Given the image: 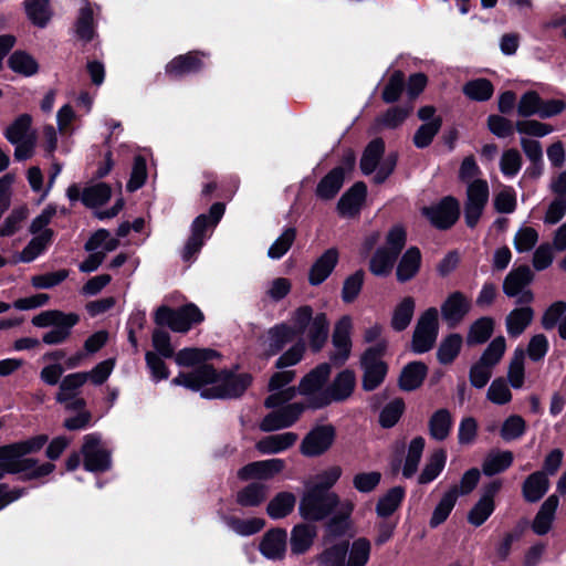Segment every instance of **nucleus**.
<instances>
[{
	"label": "nucleus",
	"instance_id": "680f3d73",
	"mask_svg": "<svg viewBox=\"0 0 566 566\" xmlns=\"http://www.w3.org/2000/svg\"><path fill=\"white\" fill-rule=\"evenodd\" d=\"M442 120L440 117L432 118L431 120L421 125L413 136V143L418 148H424L430 145L433 137L441 128Z\"/></svg>",
	"mask_w": 566,
	"mask_h": 566
},
{
	"label": "nucleus",
	"instance_id": "4c0bfd02",
	"mask_svg": "<svg viewBox=\"0 0 566 566\" xmlns=\"http://www.w3.org/2000/svg\"><path fill=\"white\" fill-rule=\"evenodd\" d=\"M427 375V366L420 361L408 364L401 371L399 384L403 390H415L422 384Z\"/></svg>",
	"mask_w": 566,
	"mask_h": 566
},
{
	"label": "nucleus",
	"instance_id": "f3484780",
	"mask_svg": "<svg viewBox=\"0 0 566 566\" xmlns=\"http://www.w3.org/2000/svg\"><path fill=\"white\" fill-rule=\"evenodd\" d=\"M471 302L461 292L451 293L441 305L443 321L450 327H455L470 312Z\"/></svg>",
	"mask_w": 566,
	"mask_h": 566
},
{
	"label": "nucleus",
	"instance_id": "69168bd1",
	"mask_svg": "<svg viewBox=\"0 0 566 566\" xmlns=\"http://www.w3.org/2000/svg\"><path fill=\"white\" fill-rule=\"evenodd\" d=\"M462 346V338L458 334L444 338L438 349V359L442 364H450L459 354Z\"/></svg>",
	"mask_w": 566,
	"mask_h": 566
},
{
	"label": "nucleus",
	"instance_id": "f8f14e48",
	"mask_svg": "<svg viewBox=\"0 0 566 566\" xmlns=\"http://www.w3.org/2000/svg\"><path fill=\"white\" fill-rule=\"evenodd\" d=\"M531 281L530 268L520 266L507 274L503 283V291L509 297H516L518 304H527L533 300V293L526 289Z\"/></svg>",
	"mask_w": 566,
	"mask_h": 566
},
{
	"label": "nucleus",
	"instance_id": "603ef678",
	"mask_svg": "<svg viewBox=\"0 0 566 566\" xmlns=\"http://www.w3.org/2000/svg\"><path fill=\"white\" fill-rule=\"evenodd\" d=\"M201 60L197 54L188 53L185 55H180L172 61H170L166 70L169 74L178 76L192 71H196L200 67Z\"/></svg>",
	"mask_w": 566,
	"mask_h": 566
},
{
	"label": "nucleus",
	"instance_id": "4be33fe9",
	"mask_svg": "<svg viewBox=\"0 0 566 566\" xmlns=\"http://www.w3.org/2000/svg\"><path fill=\"white\" fill-rule=\"evenodd\" d=\"M331 373V368L327 364H322L312 370L307 376L303 378L300 384V390L303 395L308 397V406L312 407V401L314 399L319 398L321 392H326L323 390V385L327 380Z\"/></svg>",
	"mask_w": 566,
	"mask_h": 566
},
{
	"label": "nucleus",
	"instance_id": "a19ab883",
	"mask_svg": "<svg viewBox=\"0 0 566 566\" xmlns=\"http://www.w3.org/2000/svg\"><path fill=\"white\" fill-rule=\"evenodd\" d=\"M416 303L415 300L410 296L403 297L395 307L391 316V327L395 331H403L406 329L415 313Z\"/></svg>",
	"mask_w": 566,
	"mask_h": 566
},
{
	"label": "nucleus",
	"instance_id": "20e7f679",
	"mask_svg": "<svg viewBox=\"0 0 566 566\" xmlns=\"http://www.w3.org/2000/svg\"><path fill=\"white\" fill-rule=\"evenodd\" d=\"M224 212V206L222 203H214L209 210V216L200 214L197 217L191 227V235L188 239L185 249L182 251V259L190 261L192 256L198 253L203 245L205 239L207 238L206 231L209 228H214Z\"/></svg>",
	"mask_w": 566,
	"mask_h": 566
},
{
	"label": "nucleus",
	"instance_id": "423d86ee",
	"mask_svg": "<svg viewBox=\"0 0 566 566\" xmlns=\"http://www.w3.org/2000/svg\"><path fill=\"white\" fill-rule=\"evenodd\" d=\"M203 314L195 304H188L178 311L167 306H160L155 313V323L157 325H167L174 332L185 333L193 324L202 322Z\"/></svg>",
	"mask_w": 566,
	"mask_h": 566
},
{
	"label": "nucleus",
	"instance_id": "bf43d9fd",
	"mask_svg": "<svg viewBox=\"0 0 566 566\" xmlns=\"http://www.w3.org/2000/svg\"><path fill=\"white\" fill-rule=\"evenodd\" d=\"M463 93L473 101H486L493 94V85L486 78H476L463 86Z\"/></svg>",
	"mask_w": 566,
	"mask_h": 566
},
{
	"label": "nucleus",
	"instance_id": "13d9d810",
	"mask_svg": "<svg viewBox=\"0 0 566 566\" xmlns=\"http://www.w3.org/2000/svg\"><path fill=\"white\" fill-rule=\"evenodd\" d=\"M403 497V490L401 488H394L381 496L377 503V514L379 516H389L400 505Z\"/></svg>",
	"mask_w": 566,
	"mask_h": 566
},
{
	"label": "nucleus",
	"instance_id": "9d476101",
	"mask_svg": "<svg viewBox=\"0 0 566 566\" xmlns=\"http://www.w3.org/2000/svg\"><path fill=\"white\" fill-rule=\"evenodd\" d=\"M84 468L90 472H102L111 468V453L102 446L101 437L87 434L82 447Z\"/></svg>",
	"mask_w": 566,
	"mask_h": 566
},
{
	"label": "nucleus",
	"instance_id": "4468645a",
	"mask_svg": "<svg viewBox=\"0 0 566 566\" xmlns=\"http://www.w3.org/2000/svg\"><path fill=\"white\" fill-rule=\"evenodd\" d=\"M354 328L353 318L348 315L340 317L335 324L332 340L335 353L332 359L335 363L343 364L350 355L352 332Z\"/></svg>",
	"mask_w": 566,
	"mask_h": 566
},
{
	"label": "nucleus",
	"instance_id": "4d7b16f0",
	"mask_svg": "<svg viewBox=\"0 0 566 566\" xmlns=\"http://www.w3.org/2000/svg\"><path fill=\"white\" fill-rule=\"evenodd\" d=\"M85 382L86 376L84 373H74L65 376L60 384L56 400L59 402H66Z\"/></svg>",
	"mask_w": 566,
	"mask_h": 566
},
{
	"label": "nucleus",
	"instance_id": "c85d7f7f",
	"mask_svg": "<svg viewBox=\"0 0 566 566\" xmlns=\"http://www.w3.org/2000/svg\"><path fill=\"white\" fill-rule=\"evenodd\" d=\"M548 488L549 481L546 473L534 472L523 483V496L527 502H537L546 494Z\"/></svg>",
	"mask_w": 566,
	"mask_h": 566
},
{
	"label": "nucleus",
	"instance_id": "ddd939ff",
	"mask_svg": "<svg viewBox=\"0 0 566 566\" xmlns=\"http://www.w3.org/2000/svg\"><path fill=\"white\" fill-rule=\"evenodd\" d=\"M294 376L295 374L292 370H282L271 377L269 382L271 395L265 400L266 407H277L295 397V388L287 386L294 379Z\"/></svg>",
	"mask_w": 566,
	"mask_h": 566
},
{
	"label": "nucleus",
	"instance_id": "37998d69",
	"mask_svg": "<svg viewBox=\"0 0 566 566\" xmlns=\"http://www.w3.org/2000/svg\"><path fill=\"white\" fill-rule=\"evenodd\" d=\"M371 554V543L365 537L356 538L348 548L345 566H367Z\"/></svg>",
	"mask_w": 566,
	"mask_h": 566
},
{
	"label": "nucleus",
	"instance_id": "c756f323",
	"mask_svg": "<svg viewBox=\"0 0 566 566\" xmlns=\"http://www.w3.org/2000/svg\"><path fill=\"white\" fill-rule=\"evenodd\" d=\"M61 321L43 335V343L46 345H59L67 340L71 336V329L78 323L80 316L75 313H67Z\"/></svg>",
	"mask_w": 566,
	"mask_h": 566
},
{
	"label": "nucleus",
	"instance_id": "2f4dec72",
	"mask_svg": "<svg viewBox=\"0 0 566 566\" xmlns=\"http://www.w3.org/2000/svg\"><path fill=\"white\" fill-rule=\"evenodd\" d=\"M557 506L558 499L555 495L547 497L542 504L532 525L537 535H544L551 530Z\"/></svg>",
	"mask_w": 566,
	"mask_h": 566
},
{
	"label": "nucleus",
	"instance_id": "de8ad7c7",
	"mask_svg": "<svg viewBox=\"0 0 566 566\" xmlns=\"http://www.w3.org/2000/svg\"><path fill=\"white\" fill-rule=\"evenodd\" d=\"M447 461V453L444 450L440 449L434 451L427 464L424 465L422 472L420 473L418 481L420 484H427L433 481L440 472L443 470Z\"/></svg>",
	"mask_w": 566,
	"mask_h": 566
},
{
	"label": "nucleus",
	"instance_id": "79ce46f5",
	"mask_svg": "<svg viewBox=\"0 0 566 566\" xmlns=\"http://www.w3.org/2000/svg\"><path fill=\"white\" fill-rule=\"evenodd\" d=\"M29 20L39 28H44L52 17L49 0H24Z\"/></svg>",
	"mask_w": 566,
	"mask_h": 566
},
{
	"label": "nucleus",
	"instance_id": "5701e85b",
	"mask_svg": "<svg viewBox=\"0 0 566 566\" xmlns=\"http://www.w3.org/2000/svg\"><path fill=\"white\" fill-rule=\"evenodd\" d=\"M339 253L337 249H327L312 265L308 273V281L312 285L323 283L333 272L337 262Z\"/></svg>",
	"mask_w": 566,
	"mask_h": 566
},
{
	"label": "nucleus",
	"instance_id": "7ed1b4c3",
	"mask_svg": "<svg viewBox=\"0 0 566 566\" xmlns=\"http://www.w3.org/2000/svg\"><path fill=\"white\" fill-rule=\"evenodd\" d=\"M338 504V495L335 492H319L312 488H305L300 504V515L306 521H321Z\"/></svg>",
	"mask_w": 566,
	"mask_h": 566
},
{
	"label": "nucleus",
	"instance_id": "6e6d98bb",
	"mask_svg": "<svg viewBox=\"0 0 566 566\" xmlns=\"http://www.w3.org/2000/svg\"><path fill=\"white\" fill-rule=\"evenodd\" d=\"M118 247V240L105 229L97 230L85 243L86 251L111 252Z\"/></svg>",
	"mask_w": 566,
	"mask_h": 566
},
{
	"label": "nucleus",
	"instance_id": "6ab92c4d",
	"mask_svg": "<svg viewBox=\"0 0 566 566\" xmlns=\"http://www.w3.org/2000/svg\"><path fill=\"white\" fill-rule=\"evenodd\" d=\"M301 403H292L287 407L268 415L261 422V430L269 432L292 426L303 412Z\"/></svg>",
	"mask_w": 566,
	"mask_h": 566
},
{
	"label": "nucleus",
	"instance_id": "7c9ffc66",
	"mask_svg": "<svg viewBox=\"0 0 566 566\" xmlns=\"http://www.w3.org/2000/svg\"><path fill=\"white\" fill-rule=\"evenodd\" d=\"M534 312L530 306L514 308L505 319L506 332L511 337H518L532 323Z\"/></svg>",
	"mask_w": 566,
	"mask_h": 566
},
{
	"label": "nucleus",
	"instance_id": "b1692460",
	"mask_svg": "<svg viewBox=\"0 0 566 566\" xmlns=\"http://www.w3.org/2000/svg\"><path fill=\"white\" fill-rule=\"evenodd\" d=\"M297 439L294 432L266 436L256 442L255 448L262 454H276L293 447Z\"/></svg>",
	"mask_w": 566,
	"mask_h": 566
},
{
	"label": "nucleus",
	"instance_id": "bb28decb",
	"mask_svg": "<svg viewBox=\"0 0 566 566\" xmlns=\"http://www.w3.org/2000/svg\"><path fill=\"white\" fill-rule=\"evenodd\" d=\"M286 547V532L281 528L269 531L260 544L261 553L266 558H281Z\"/></svg>",
	"mask_w": 566,
	"mask_h": 566
},
{
	"label": "nucleus",
	"instance_id": "473e14b6",
	"mask_svg": "<svg viewBox=\"0 0 566 566\" xmlns=\"http://www.w3.org/2000/svg\"><path fill=\"white\" fill-rule=\"evenodd\" d=\"M421 264V253L419 249L409 248L400 259L397 266V280L399 282H407L411 280L419 271Z\"/></svg>",
	"mask_w": 566,
	"mask_h": 566
},
{
	"label": "nucleus",
	"instance_id": "58836bf2",
	"mask_svg": "<svg viewBox=\"0 0 566 566\" xmlns=\"http://www.w3.org/2000/svg\"><path fill=\"white\" fill-rule=\"evenodd\" d=\"M310 344L314 350H319L327 339L328 321L324 313H318L306 328Z\"/></svg>",
	"mask_w": 566,
	"mask_h": 566
},
{
	"label": "nucleus",
	"instance_id": "aec40b11",
	"mask_svg": "<svg viewBox=\"0 0 566 566\" xmlns=\"http://www.w3.org/2000/svg\"><path fill=\"white\" fill-rule=\"evenodd\" d=\"M294 337V331L285 324L270 328L259 339L260 347L264 355H275L286 343Z\"/></svg>",
	"mask_w": 566,
	"mask_h": 566
},
{
	"label": "nucleus",
	"instance_id": "ea45409f",
	"mask_svg": "<svg viewBox=\"0 0 566 566\" xmlns=\"http://www.w3.org/2000/svg\"><path fill=\"white\" fill-rule=\"evenodd\" d=\"M344 181V168L338 167L326 175L317 186L316 195L324 200H329L336 196Z\"/></svg>",
	"mask_w": 566,
	"mask_h": 566
},
{
	"label": "nucleus",
	"instance_id": "09e8293b",
	"mask_svg": "<svg viewBox=\"0 0 566 566\" xmlns=\"http://www.w3.org/2000/svg\"><path fill=\"white\" fill-rule=\"evenodd\" d=\"M336 509L335 515L331 521L329 527L333 531H346L350 528V515L355 509V503L350 499H346L340 501L338 499V504L334 506Z\"/></svg>",
	"mask_w": 566,
	"mask_h": 566
},
{
	"label": "nucleus",
	"instance_id": "f03ea898",
	"mask_svg": "<svg viewBox=\"0 0 566 566\" xmlns=\"http://www.w3.org/2000/svg\"><path fill=\"white\" fill-rule=\"evenodd\" d=\"M385 154V144L381 139L371 140L365 148L361 159L360 169L365 175H374L373 179L376 184L384 182L394 171L397 157L395 154Z\"/></svg>",
	"mask_w": 566,
	"mask_h": 566
},
{
	"label": "nucleus",
	"instance_id": "393cba45",
	"mask_svg": "<svg viewBox=\"0 0 566 566\" xmlns=\"http://www.w3.org/2000/svg\"><path fill=\"white\" fill-rule=\"evenodd\" d=\"M367 188L365 184H355L346 193L342 196L337 203L338 212L344 217L354 216L360 208L366 197Z\"/></svg>",
	"mask_w": 566,
	"mask_h": 566
},
{
	"label": "nucleus",
	"instance_id": "a18cd8bd",
	"mask_svg": "<svg viewBox=\"0 0 566 566\" xmlns=\"http://www.w3.org/2000/svg\"><path fill=\"white\" fill-rule=\"evenodd\" d=\"M458 500V485H454L451 488L439 501L438 505L433 510L432 516L430 518V526L437 527L441 523H443L449 514L451 513L452 509L455 505V502Z\"/></svg>",
	"mask_w": 566,
	"mask_h": 566
},
{
	"label": "nucleus",
	"instance_id": "49530a36",
	"mask_svg": "<svg viewBox=\"0 0 566 566\" xmlns=\"http://www.w3.org/2000/svg\"><path fill=\"white\" fill-rule=\"evenodd\" d=\"M112 196V189L106 184H96L86 187L82 192V202L88 208H97L105 205Z\"/></svg>",
	"mask_w": 566,
	"mask_h": 566
},
{
	"label": "nucleus",
	"instance_id": "cd10ccee",
	"mask_svg": "<svg viewBox=\"0 0 566 566\" xmlns=\"http://www.w3.org/2000/svg\"><path fill=\"white\" fill-rule=\"evenodd\" d=\"M342 474V467L331 465L308 478L304 482V485L305 488H312L319 492H329L328 490L332 489L337 483Z\"/></svg>",
	"mask_w": 566,
	"mask_h": 566
},
{
	"label": "nucleus",
	"instance_id": "412c9836",
	"mask_svg": "<svg viewBox=\"0 0 566 566\" xmlns=\"http://www.w3.org/2000/svg\"><path fill=\"white\" fill-rule=\"evenodd\" d=\"M34 464L33 459H24L15 443L0 448V471L7 473L28 471Z\"/></svg>",
	"mask_w": 566,
	"mask_h": 566
},
{
	"label": "nucleus",
	"instance_id": "864d4df0",
	"mask_svg": "<svg viewBox=\"0 0 566 566\" xmlns=\"http://www.w3.org/2000/svg\"><path fill=\"white\" fill-rule=\"evenodd\" d=\"M397 255L387 249H378L370 260L369 270L377 276H387L394 266Z\"/></svg>",
	"mask_w": 566,
	"mask_h": 566
},
{
	"label": "nucleus",
	"instance_id": "f704fd0d",
	"mask_svg": "<svg viewBox=\"0 0 566 566\" xmlns=\"http://www.w3.org/2000/svg\"><path fill=\"white\" fill-rule=\"evenodd\" d=\"M316 536V527L308 524H297L291 533V549L294 554L306 552Z\"/></svg>",
	"mask_w": 566,
	"mask_h": 566
},
{
	"label": "nucleus",
	"instance_id": "2eb2a0df",
	"mask_svg": "<svg viewBox=\"0 0 566 566\" xmlns=\"http://www.w3.org/2000/svg\"><path fill=\"white\" fill-rule=\"evenodd\" d=\"M334 437L335 430L332 426L316 427L303 439L301 452L306 457L319 455L331 448Z\"/></svg>",
	"mask_w": 566,
	"mask_h": 566
},
{
	"label": "nucleus",
	"instance_id": "dca6fc26",
	"mask_svg": "<svg viewBox=\"0 0 566 566\" xmlns=\"http://www.w3.org/2000/svg\"><path fill=\"white\" fill-rule=\"evenodd\" d=\"M285 468V462L282 459L273 458L268 460L255 461L241 468L238 476L241 480H269L274 475L281 473Z\"/></svg>",
	"mask_w": 566,
	"mask_h": 566
},
{
	"label": "nucleus",
	"instance_id": "39448f33",
	"mask_svg": "<svg viewBox=\"0 0 566 566\" xmlns=\"http://www.w3.org/2000/svg\"><path fill=\"white\" fill-rule=\"evenodd\" d=\"M387 345L386 340H381L367 348L361 357L363 388L365 390H374L386 377L387 365L381 360V356L385 354Z\"/></svg>",
	"mask_w": 566,
	"mask_h": 566
},
{
	"label": "nucleus",
	"instance_id": "774afa93",
	"mask_svg": "<svg viewBox=\"0 0 566 566\" xmlns=\"http://www.w3.org/2000/svg\"><path fill=\"white\" fill-rule=\"evenodd\" d=\"M526 429L525 421L517 415L506 418L501 427L500 434L504 441H512L521 438Z\"/></svg>",
	"mask_w": 566,
	"mask_h": 566
},
{
	"label": "nucleus",
	"instance_id": "9b49d317",
	"mask_svg": "<svg viewBox=\"0 0 566 566\" xmlns=\"http://www.w3.org/2000/svg\"><path fill=\"white\" fill-rule=\"evenodd\" d=\"M421 212L436 228L448 229L458 220L460 207L458 200L446 197L437 205L423 207Z\"/></svg>",
	"mask_w": 566,
	"mask_h": 566
},
{
	"label": "nucleus",
	"instance_id": "338daca9",
	"mask_svg": "<svg viewBox=\"0 0 566 566\" xmlns=\"http://www.w3.org/2000/svg\"><path fill=\"white\" fill-rule=\"evenodd\" d=\"M494 511V500L490 496H481L468 515L469 522L474 526L482 525Z\"/></svg>",
	"mask_w": 566,
	"mask_h": 566
},
{
	"label": "nucleus",
	"instance_id": "e2e57ef3",
	"mask_svg": "<svg viewBox=\"0 0 566 566\" xmlns=\"http://www.w3.org/2000/svg\"><path fill=\"white\" fill-rule=\"evenodd\" d=\"M265 525L263 518L252 517L248 520L229 518L228 526L238 535L250 536L260 532Z\"/></svg>",
	"mask_w": 566,
	"mask_h": 566
},
{
	"label": "nucleus",
	"instance_id": "e433bc0d",
	"mask_svg": "<svg viewBox=\"0 0 566 566\" xmlns=\"http://www.w3.org/2000/svg\"><path fill=\"white\" fill-rule=\"evenodd\" d=\"M9 69L22 76L29 77L38 73L39 64L33 56L24 51H15L8 59Z\"/></svg>",
	"mask_w": 566,
	"mask_h": 566
},
{
	"label": "nucleus",
	"instance_id": "6e6552de",
	"mask_svg": "<svg viewBox=\"0 0 566 566\" xmlns=\"http://www.w3.org/2000/svg\"><path fill=\"white\" fill-rule=\"evenodd\" d=\"M489 200V185L485 180L475 179L468 185L464 218L468 227L476 226Z\"/></svg>",
	"mask_w": 566,
	"mask_h": 566
},
{
	"label": "nucleus",
	"instance_id": "c03bdc74",
	"mask_svg": "<svg viewBox=\"0 0 566 566\" xmlns=\"http://www.w3.org/2000/svg\"><path fill=\"white\" fill-rule=\"evenodd\" d=\"M513 462V453L511 451H492L490 452L482 464V470L485 475H494L505 471Z\"/></svg>",
	"mask_w": 566,
	"mask_h": 566
},
{
	"label": "nucleus",
	"instance_id": "a878e982",
	"mask_svg": "<svg viewBox=\"0 0 566 566\" xmlns=\"http://www.w3.org/2000/svg\"><path fill=\"white\" fill-rule=\"evenodd\" d=\"M453 418L448 409L441 408L434 411L428 421L429 434L433 440H446L452 429Z\"/></svg>",
	"mask_w": 566,
	"mask_h": 566
},
{
	"label": "nucleus",
	"instance_id": "052dcab7",
	"mask_svg": "<svg viewBox=\"0 0 566 566\" xmlns=\"http://www.w3.org/2000/svg\"><path fill=\"white\" fill-rule=\"evenodd\" d=\"M32 124V117L29 114L18 116L13 123L6 129V137L11 144H18L24 139Z\"/></svg>",
	"mask_w": 566,
	"mask_h": 566
},
{
	"label": "nucleus",
	"instance_id": "a211bd4d",
	"mask_svg": "<svg viewBox=\"0 0 566 566\" xmlns=\"http://www.w3.org/2000/svg\"><path fill=\"white\" fill-rule=\"evenodd\" d=\"M301 403H292L287 407L268 415L261 422V430L269 432L292 426L303 412Z\"/></svg>",
	"mask_w": 566,
	"mask_h": 566
},
{
	"label": "nucleus",
	"instance_id": "0e129e2a",
	"mask_svg": "<svg viewBox=\"0 0 566 566\" xmlns=\"http://www.w3.org/2000/svg\"><path fill=\"white\" fill-rule=\"evenodd\" d=\"M296 237V231L289 228L271 244L268 250V256L272 260L281 259L292 247Z\"/></svg>",
	"mask_w": 566,
	"mask_h": 566
},
{
	"label": "nucleus",
	"instance_id": "8fccbe9b",
	"mask_svg": "<svg viewBox=\"0 0 566 566\" xmlns=\"http://www.w3.org/2000/svg\"><path fill=\"white\" fill-rule=\"evenodd\" d=\"M424 449V439L417 437L410 441L408 453L406 457L402 474L411 478L418 470V465Z\"/></svg>",
	"mask_w": 566,
	"mask_h": 566
},
{
	"label": "nucleus",
	"instance_id": "c9c22d12",
	"mask_svg": "<svg viewBox=\"0 0 566 566\" xmlns=\"http://www.w3.org/2000/svg\"><path fill=\"white\" fill-rule=\"evenodd\" d=\"M295 503L293 493L280 492L269 502L266 513L273 520L283 518L294 510Z\"/></svg>",
	"mask_w": 566,
	"mask_h": 566
},
{
	"label": "nucleus",
	"instance_id": "5fc2aeb1",
	"mask_svg": "<svg viewBox=\"0 0 566 566\" xmlns=\"http://www.w3.org/2000/svg\"><path fill=\"white\" fill-rule=\"evenodd\" d=\"M266 493L264 484L251 483L238 493L237 500L243 506H258L265 500Z\"/></svg>",
	"mask_w": 566,
	"mask_h": 566
},
{
	"label": "nucleus",
	"instance_id": "f257e3e1",
	"mask_svg": "<svg viewBox=\"0 0 566 566\" xmlns=\"http://www.w3.org/2000/svg\"><path fill=\"white\" fill-rule=\"evenodd\" d=\"M248 374H217L210 365H202L189 374H179L172 379L174 385L201 390L205 398H232L240 396L251 384Z\"/></svg>",
	"mask_w": 566,
	"mask_h": 566
},
{
	"label": "nucleus",
	"instance_id": "1a4fd4ad",
	"mask_svg": "<svg viewBox=\"0 0 566 566\" xmlns=\"http://www.w3.org/2000/svg\"><path fill=\"white\" fill-rule=\"evenodd\" d=\"M356 377L352 370H343L339 373L326 392H321L319 398L312 401V408H322L333 401L346 400L354 391Z\"/></svg>",
	"mask_w": 566,
	"mask_h": 566
},
{
	"label": "nucleus",
	"instance_id": "72a5a7b5",
	"mask_svg": "<svg viewBox=\"0 0 566 566\" xmlns=\"http://www.w3.org/2000/svg\"><path fill=\"white\" fill-rule=\"evenodd\" d=\"M53 231L45 229L28 243L23 251L17 256L15 262H31L38 258L51 243Z\"/></svg>",
	"mask_w": 566,
	"mask_h": 566
},
{
	"label": "nucleus",
	"instance_id": "0eeeda50",
	"mask_svg": "<svg viewBox=\"0 0 566 566\" xmlns=\"http://www.w3.org/2000/svg\"><path fill=\"white\" fill-rule=\"evenodd\" d=\"M438 331V310L430 307L420 315L417 322L411 343L412 350L417 354L430 350L437 340Z\"/></svg>",
	"mask_w": 566,
	"mask_h": 566
},
{
	"label": "nucleus",
	"instance_id": "3c124183",
	"mask_svg": "<svg viewBox=\"0 0 566 566\" xmlns=\"http://www.w3.org/2000/svg\"><path fill=\"white\" fill-rule=\"evenodd\" d=\"M213 356L214 352L210 349L184 348L176 354L175 360L179 366L192 367L209 360Z\"/></svg>",
	"mask_w": 566,
	"mask_h": 566
}]
</instances>
